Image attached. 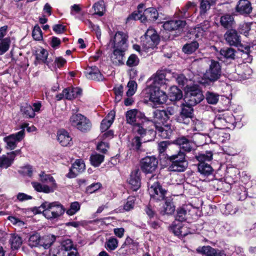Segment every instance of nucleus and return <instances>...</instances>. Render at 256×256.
Listing matches in <instances>:
<instances>
[{"label": "nucleus", "mask_w": 256, "mask_h": 256, "mask_svg": "<svg viewBox=\"0 0 256 256\" xmlns=\"http://www.w3.org/2000/svg\"><path fill=\"white\" fill-rule=\"evenodd\" d=\"M195 4L194 2H188L186 6L184 7L180 10V14L179 16L180 17L182 18H186L187 17H188L190 16L189 13L188 12V9L194 6Z\"/></svg>", "instance_id": "nucleus-57"}, {"label": "nucleus", "mask_w": 256, "mask_h": 256, "mask_svg": "<svg viewBox=\"0 0 256 256\" xmlns=\"http://www.w3.org/2000/svg\"><path fill=\"white\" fill-rule=\"evenodd\" d=\"M213 154L210 151H207L205 152L198 154L196 156L198 161L200 162H204L210 161L212 158Z\"/></svg>", "instance_id": "nucleus-47"}, {"label": "nucleus", "mask_w": 256, "mask_h": 256, "mask_svg": "<svg viewBox=\"0 0 256 256\" xmlns=\"http://www.w3.org/2000/svg\"><path fill=\"white\" fill-rule=\"evenodd\" d=\"M39 208L42 209L43 215L47 219L54 220L58 219L65 212V209L58 202H43Z\"/></svg>", "instance_id": "nucleus-2"}, {"label": "nucleus", "mask_w": 256, "mask_h": 256, "mask_svg": "<svg viewBox=\"0 0 256 256\" xmlns=\"http://www.w3.org/2000/svg\"><path fill=\"white\" fill-rule=\"evenodd\" d=\"M158 160L154 156H146L140 161L142 170L145 173L150 174L156 170Z\"/></svg>", "instance_id": "nucleus-13"}, {"label": "nucleus", "mask_w": 256, "mask_h": 256, "mask_svg": "<svg viewBox=\"0 0 256 256\" xmlns=\"http://www.w3.org/2000/svg\"><path fill=\"white\" fill-rule=\"evenodd\" d=\"M18 172L24 176L30 177L32 174L33 170L31 166H26L22 168Z\"/></svg>", "instance_id": "nucleus-62"}, {"label": "nucleus", "mask_w": 256, "mask_h": 256, "mask_svg": "<svg viewBox=\"0 0 256 256\" xmlns=\"http://www.w3.org/2000/svg\"><path fill=\"white\" fill-rule=\"evenodd\" d=\"M175 143L179 146L181 149L187 152H190L194 145L192 141L188 140L184 136L178 138L175 140Z\"/></svg>", "instance_id": "nucleus-24"}, {"label": "nucleus", "mask_w": 256, "mask_h": 256, "mask_svg": "<svg viewBox=\"0 0 256 256\" xmlns=\"http://www.w3.org/2000/svg\"><path fill=\"white\" fill-rule=\"evenodd\" d=\"M94 14L99 16L104 15L105 12L104 2L102 0L96 2L93 6Z\"/></svg>", "instance_id": "nucleus-44"}, {"label": "nucleus", "mask_w": 256, "mask_h": 256, "mask_svg": "<svg viewBox=\"0 0 256 256\" xmlns=\"http://www.w3.org/2000/svg\"><path fill=\"white\" fill-rule=\"evenodd\" d=\"M225 38L227 42L230 46H241L240 36L234 30H228L225 34Z\"/></svg>", "instance_id": "nucleus-18"}, {"label": "nucleus", "mask_w": 256, "mask_h": 256, "mask_svg": "<svg viewBox=\"0 0 256 256\" xmlns=\"http://www.w3.org/2000/svg\"><path fill=\"white\" fill-rule=\"evenodd\" d=\"M48 52L44 49H41L36 52V62L47 64Z\"/></svg>", "instance_id": "nucleus-39"}, {"label": "nucleus", "mask_w": 256, "mask_h": 256, "mask_svg": "<svg viewBox=\"0 0 256 256\" xmlns=\"http://www.w3.org/2000/svg\"><path fill=\"white\" fill-rule=\"evenodd\" d=\"M149 121L150 120L147 118V120H143L141 121V122H138L137 124L133 126V130L134 132H137L142 138H145L144 140V142L152 140L156 134V132L152 129L144 128L146 126L144 123Z\"/></svg>", "instance_id": "nucleus-8"}, {"label": "nucleus", "mask_w": 256, "mask_h": 256, "mask_svg": "<svg viewBox=\"0 0 256 256\" xmlns=\"http://www.w3.org/2000/svg\"><path fill=\"white\" fill-rule=\"evenodd\" d=\"M136 198L134 196H130L128 198L126 202L124 204V208L126 211L132 209L134 206Z\"/></svg>", "instance_id": "nucleus-60"}, {"label": "nucleus", "mask_w": 256, "mask_h": 256, "mask_svg": "<svg viewBox=\"0 0 256 256\" xmlns=\"http://www.w3.org/2000/svg\"><path fill=\"white\" fill-rule=\"evenodd\" d=\"M193 109L192 106L190 105L184 106L182 109L180 116L178 118V120L180 122L184 124H188L190 118L192 116Z\"/></svg>", "instance_id": "nucleus-19"}, {"label": "nucleus", "mask_w": 256, "mask_h": 256, "mask_svg": "<svg viewBox=\"0 0 256 256\" xmlns=\"http://www.w3.org/2000/svg\"><path fill=\"white\" fill-rule=\"evenodd\" d=\"M10 44V40L8 38L3 39L0 42V55L4 54L8 50Z\"/></svg>", "instance_id": "nucleus-51"}, {"label": "nucleus", "mask_w": 256, "mask_h": 256, "mask_svg": "<svg viewBox=\"0 0 256 256\" xmlns=\"http://www.w3.org/2000/svg\"><path fill=\"white\" fill-rule=\"evenodd\" d=\"M167 120V114L165 110H156L154 112L153 119L150 121L154 127H156V125H164Z\"/></svg>", "instance_id": "nucleus-17"}, {"label": "nucleus", "mask_w": 256, "mask_h": 256, "mask_svg": "<svg viewBox=\"0 0 256 256\" xmlns=\"http://www.w3.org/2000/svg\"><path fill=\"white\" fill-rule=\"evenodd\" d=\"M221 76V66L218 62L214 60H210V68L204 74L206 80H217Z\"/></svg>", "instance_id": "nucleus-14"}, {"label": "nucleus", "mask_w": 256, "mask_h": 256, "mask_svg": "<svg viewBox=\"0 0 256 256\" xmlns=\"http://www.w3.org/2000/svg\"><path fill=\"white\" fill-rule=\"evenodd\" d=\"M10 242L11 244L12 248L16 249L22 244V240L20 236L14 234L11 236Z\"/></svg>", "instance_id": "nucleus-55"}, {"label": "nucleus", "mask_w": 256, "mask_h": 256, "mask_svg": "<svg viewBox=\"0 0 256 256\" xmlns=\"http://www.w3.org/2000/svg\"><path fill=\"white\" fill-rule=\"evenodd\" d=\"M69 122L72 126L82 132H87L92 128L90 120L79 113L72 114L70 118Z\"/></svg>", "instance_id": "nucleus-5"}, {"label": "nucleus", "mask_w": 256, "mask_h": 256, "mask_svg": "<svg viewBox=\"0 0 256 256\" xmlns=\"http://www.w3.org/2000/svg\"><path fill=\"white\" fill-rule=\"evenodd\" d=\"M175 210V208L173 203L170 198L165 199V204L163 206V210L162 212L163 214H173Z\"/></svg>", "instance_id": "nucleus-37"}, {"label": "nucleus", "mask_w": 256, "mask_h": 256, "mask_svg": "<svg viewBox=\"0 0 256 256\" xmlns=\"http://www.w3.org/2000/svg\"><path fill=\"white\" fill-rule=\"evenodd\" d=\"M148 185L149 193L152 198L158 200L164 198L166 191L162 188L156 180L152 178L148 182Z\"/></svg>", "instance_id": "nucleus-7"}, {"label": "nucleus", "mask_w": 256, "mask_h": 256, "mask_svg": "<svg viewBox=\"0 0 256 256\" xmlns=\"http://www.w3.org/2000/svg\"><path fill=\"white\" fill-rule=\"evenodd\" d=\"M210 24L207 21L204 22L203 24L198 25L194 28L196 36L197 38L202 36L204 32L206 31L210 27Z\"/></svg>", "instance_id": "nucleus-45"}, {"label": "nucleus", "mask_w": 256, "mask_h": 256, "mask_svg": "<svg viewBox=\"0 0 256 256\" xmlns=\"http://www.w3.org/2000/svg\"><path fill=\"white\" fill-rule=\"evenodd\" d=\"M21 152L20 150L13 151L8 154V156H2L0 157V168H7L11 166L16 155L20 154Z\"/></svg>", "instance_id": "nucleus-16"}, {"label": "nucleus", "mask_w": 256, "mask_h": 256, "mask_svg": "<svg viewBox=\"0 0 256 256\" xmlns=\"http://www.w3.org/2000/svg\"><path fill=\"white\" fill-rule=\"evenodd\" d=\"M86 74L87 78L90 80H94L98 79V80H102L103 78L102 74L98 69L96 66L87 68Z\"/></svg>", "instance_id": "nucleus-26"}, {"label": "nucleus", "mask_w": 256, "mask_h": 256, "mask_svg": "<svg viewBox=\"0 0 256 256\" xmlns=\"http://www.w3.org/2000/svg\"><path fill=\"white\" fill-rule=\"evenodd\" d=\"M144 5L138 6V10L133 12L127 18L128 20H140L142 22L146 21H155L158 18V14L157 10L154 8H149L142 12V9Z\"/></svg>", "instance_id": "nucleus-4"}, {"label": "nucleus", "mask_w": 256, "mask_h": 256, "mask_svg": "<svg viewBox=\"0 0 256 256\" xmlns=\"http://www.w3.org/2000/svg\"><path fill=\"white\" fill-rule=\"evenodd\" d=\"M62 245V249L66 252L72 250L74 248L72 241L69 239L64 240Z\"/></svg>", "instance_id": "nucleus-64"}, {"label": "nucleus", "mask_w": 256, "mask_h": 256, "mask_svg": "<svg viewBox=\"0 0 256 256\" xmlns=\"http://www.w3.org/2000/svg\"><path fill=\"white\" fill-rule=\"evenodd\" d=\"M235 124V118L231 114H218L214 120V126L219 129L234 128Z\"/></svg>", "instance_id": "nucleus-6"}, {"label": "nucleus", "mask_w": 256, "mask_h": 256, "mask_svg": "<svg viewBox=\"0 0 256 256\" xmlns=\"http://www.w3.org/2000/svg\"><path fill=\"white\" fill-rule=\"evenodd\" d=\"M126 50L114 48L112 54L111 56V60L114 64H122L124 52Z\"/></svg>", "instance_id": "nucleus-29"}, {"label": "nucleus", "mask_w": 256, "mask_h": 256, "mask_svg": "<svg viewBox=\"0 0 256 256\" xmlns=\"http://www.w3.org/2000/svg\"><path fill=\"white\" fill-rule=\"evenodd\" d=\"M140 172L138 170L132 172L128 179V182L130 185V188L134 191H136L140 186Z\"/></svg>", "instance_id": "nucleus-21"}, {"label": "nucleus", "mask_w": 256, "mask_h": 256, "mask_svg": "<svg viewBox=\"0 0 256 256\" xmlns=\"http://www.w3.org/2000/svg\"><path fill=\"white\" fill-rule=\"evenodd\" d=\"M188 166V162L183 161L177 162V160L174 161L169 166V170L174 172H184Z\"/></svg>", "instance_id": "nucleus-31"}, {"label": "nucleus", "mask_w": 256, "mask_h": 256, "mask_svg": "<svg viewBox=\"0 0 256 256\" xmlns=\"http://www.w3.org/2000/svg\"><path fill=\"white\" fill-rule=\"evenodd\" d=\"M186 210L184 208H180L177 210V214L176 216V220L180 222H183L186 220Z\"/></svg>", "instance_id": "nucleus-58"}, {"label": "nucleus", "mask_w": 256, "mask_h": 256, "mask_svg": "<svg viewBox=\"0 0 256 256\" xmlns=\"http://www.w3.org/2000/svg\"><path fill=\"white\" fill-rule=\"evenodd\" d=\"M24 136L25 131L24 129H22L16 133L4 137V141L6 143V148L10 150L15 149L18 144L22 140Z\"/></svg>", "instance_id": "nucleus-9"}, {"label": "nucleus", "mask_w": 256, "mask_h": 256, "mask_svg": "<svg viewBox=\"0 0 256 256\" xmlns=\"http://www.w3.org/2000/svg\"><path fill=\"white\" fill-rule=\"evenodd\" d=\"M170 160L172 162L177 160V162L186 161L185 159V154L184 152H179L178 154H174L170 156Z\"/></svg>", "instance_id": "nucleus-61"}, {"label": "nucleus", "mask_w": 256, "mask_h": 256, "mask_svg": "<svg viewBox=\"0 0 256 256\" xmlns=\"http://www.w3.org/2000/svg\"><path fill=\"white\" fill-rule=\"evenodd\" d=\"M235 56L234 50L232 48H223L220 52L218 58L224 60V59H234Z\"/></svg>", "instance_id": "nucleus-30"}, {"label": "nucleus", "mask_w": 256, "mask_h": 256, "mask_svg": "<svg viewBox=\"0 0 256 256\" xmlns=\"http://www.w3.org/2000/svg\"><path fill=\"white\" fill-rule=\"evenodd\" d=\"M118 246V240L116 238L111 237L106 242L105 247L109 250H116Z\"/></svg>", "instance_id": "nucleus-48"}, {"label": "nucleus", "mask_w": 256, "mask_h": 256, "mask_svg": "<svg viewBox=\"0 0 256 256\" xmlns=\"http://www.w3.org/2000/svg\"><path fill=\"white\" fill-rule=\"evenodd\" d=\"M104 156L103 154L96 152L92 154L90 158V161L92 164L96 167L98 166L104 161Z\"/></svg>", "instance_id": "nucleus-42"}, {"label": "nucleus", "mask_w": 256, "mask_h": 256, "mask_svg": "<svg viewBox=\"0 0 256 256\" xmlns=\"http://www.w3.org/2000/svg\"><path fill=\"white\" fill-rule=\"evenodd\" d=\"M186 24L184 20H171L165 22L162 26L164 30L171 31L182 28Z\"/></svg>", "instance_id": "nucleus-23"}, {"label": "nucleus", "mask_w": 256, "mask_h": 256, "mask_svg": "<svg viewBox=\"0 0 256 256\" xmlns=\"http://www.w3.org/2000/svg\"><path fill=\"white\" fill-rule=\"evenodd\" d=\"M32 36L33 38L36 40H42V32L39 26H36L34 27L32 32Z\"/></svg>", "instance_id": "nucleus-59"}, {"label": "nucleus", "mask_w": 256, "mask_h": 256, "mask_svg": "<svg viewBox=\"0 0 256 256\" xmlns=\"http://www.w3.org/2000/svg\"><path fill=\"white\" fill-rule=\"evenodd\" d=\"M127 38L128 36L125 33L118 32L114 36H111L109 44L114 48L126 50L128 46Z\"/></svg>", "instance_id": "nucleus-11"}, {"label": "nucleus", "mask_w": 256, "mask_h": 256, "mask_svg": "<svg viewBox=\"0 0 256 256\" xmlns=\"http://www.w3.org/2000/svg\"><path fill=\"white\" fill-rule=\"evenodd\" d=\"M210 4L208 0H202L200 3V16H204L206 14L207 11L210 10Z\"/></svg>", "instance_id": "nucleus-53"}, {"label": "nucleus", "mask_w": 256, "mask_h": 256, "mask_svg": "<svg viewBox=\"0 0 256 256\" xmlns=\"http://www.w3.org/2000/svg\"><path fill=\"white\" fill-rule=\"evenodd\" d=\"M240 14H249L252 10L251 3L248 0H240L236 8Z\"/></svg>", "instance_id": "nucleus-25"}, {"label": "nucleus", "mask_w": 256, "mask_h": 256, "mask_svg": "<svg viewBox=\"0 0 256 256\" xmlns=\"http://www.w3.org/2000/svg\"><path fill=\"white\" fill-rule=\"evenodd\" d=\"M198 252L204 254L207 256H213L216 250L210 246L199 247L196 249Z\"/></svg>", "instance_id": "nucleus-49"}, {"label": "nucleus", "mask_w": 256, "mask_h": 256, "mask_svg": "<svg viewBox=\"0 0 256 256\" xmlns=\"http://www.w3.org/2000/svg\"><path fill=\"white\" fill-rule=\"evenodd\" d=\"M220 22L222 26L226 28H232L234 24V18L230 14H225L222 16Z\"/></svg>", "instance_id": "nucleus-36"}, {"label": "nucleus", "mask_w": 256, "mask_h": 256, "mask_svg": "<svg viewBox=\"0 0 256 256\" xmlns=\"http://www.w3.org/2000/svg\"><path fill=\"white\" fill-rule=\"evenodd\" d=\"M20 110L26 118H32L34 117L36 115V114H34L32 106L28 104L22 106L20 108Z\"/></svg>", "instance_id": "nucleus-40"}, {"label": "nucleus", "mask_w": 256, "mask_h": 256, "mask_svg": "<svg viewBox=\"0 0 256 256\" xmlns=\"http://www.w3.org/2000/svg\"><path fill=\"white\" fill-rule=\"evenodd\" d=\"M171 76L176 80H184L186 79L182 74L171 73L170 70L164 69L158 70L150 77L149 80H168V78H171Z\"/></svg>", "instance_id": "nucleus-12"}, {"label": "nucleus", "mask_w": 256, "mask_h": 256, "mask_svg": "<svg viewBox=\"0 0 256 256\" xmlns=\"http://www.w3.org/2000/svg\"><path fill=\"white\" fill-rule=\"evenodd\" d=\"M142 40L146 49L152 48L158 43V36L154 29L148 28Z\"/></svg>", "instance_id": "nucleus-10"}, {"label": "nucleus", "mask_w": 256, "mask_h": 256, "mask_svg": "<svg viewBox=\"0 0 256 256\" xmlns=\"http://www.w3.org/2000/svg\"><path fill=\"white\" fill-rule=\"evenodd\" d=\"M42 238L38 233H34L30 235L28 244L30 247L41 246Z\"/></svg>", "instance_id": "nucleus-34"}, {"label": "nucleus", "mask_w": 256, "mask_h": 256, "mask_svg": "<svg viewBox=\"0 0 256 256\" xmlns=\"http://www.w3.org/2000/svg\"><path fill=\"white\" fill-rule=\"evenodd\" d=\"M127 88H128L126 92V96H131L136 92L138 88V84L136 81H128Z\"/></svg>", "instance_id": "nucleus-50"}, {"label": "nucleus", "mask_w": 256, "mask_h": 256, "mask_svg": "<svg viewBox=\"0 0 256 256\" xmlns=\"http://www.w3.org/2000/svg\"><path fill=\"white\" fill-rule=\"evenodd\" d=\"M156 132L163 138H168L172 134V130L166 124L156 125Z\"/></svg>", "instance_id": "nucleus-27"}, {"label": "nucleus", "mask_w": 256, "mask_h": 256, "mask_svg": "<svg viewBox=\"0 0 256 256\" xmlns=\"http://www.w3.org/2000/svg\"><path fill=\"white\" fill-rule=\"evenodd\" d=\"M198 172L204 176H208L212 172V166L205 162H200L198 166Z\"/></svg>", "instance_id": "nucleus-38"}, {"label": "nucleus", "mask_w": 256, "mask_h": 256, "mask_svg": "<svg viewBox=\"0 0 256 256\" xmlns=\"http://www.w3.org/2000/svg\"><path fill=\"white\" fill-rule=\"evenodd\" d=\"M219 94L212 92H207L206 94V100L207 102L212 104H216L219 100Z\"/></svg>", "instance_id": "nucleus-52"}, {"label": "nucleus", "mask_w": 256, "mask_h": 256, "mask_svg": "<svg viewBox=\"0 0 256 256\" xmlns=\"http://www.w3.org/2000/svg\"><path fill=\"white\" fill-rule=\"evenodd\" d=\"M126 118L128 123L134 126L138 122H140L139 120H147V118L144 114L137 110L134 109L128 110L126 113Z\"/></svg>", "instance_id": "nucleus-15"}, {"label": "nucleus", "mask_w": 256, "mask_h": 256, "mask_svg": "<svg viewBox=\"0 0 256 256\" xmlns=\"http://www.w3.org/2000/svg\"><path fill=\"white\" fill-rule=\"evenodd\" d=\"M142 140L138 136H135L132 139L131 142V148L136 152H141Z\"/></svg>", "instance_id": "nucleus-54"}, {"label": "nucleus", "mask_w": 256, "mask_h": 256, "mask_svg": "<svg viewBox=\"0 0 256 256\" xmlns=\"http://www.w3.org/2000/svg\"><path fill=\"white\" fill-rule=\"evenodd\" d=\"M139 59L136 54H131L126 62L128 66H134L138 64Z\"/></svg>", "instance_id": "nucleus-63"}, {"label": "nucleus", "mask_w": 256, "mask_h": 256, "mask_svg": "<svg viewBox=\"0 0 256 256\" xmlns=\"http://www.w3.org/2000/svg\"><path fill=\"white\" fill-rule=\"evenodd\" d=\"M115 118V112L114 111H110L104 118L100 124V129L102 132L107 130L112 124Z\"/></svg>", "instance_id": "nucleus-28"}, {"label": "nucleus", "mask_w": 256, "mask_h": 256, "mask_svg": "<svg viewBox=\"0 0 256 256\" xmlns=\"http://www.w3.org/2000/svg\"><path fill=\"white\" fill-rule=\"evenodd\" d=\"M142 94L145 98L154 104H164L168 98L166 92L160 90L159 81H153L143 90Z\"/></svg>", "instance_id": "nucleus-1"}, {"label": "nucleus", "mask_w": 256, "mask_h": 256, "mask_svg": "<svg viewBox=\"0 0 256 256\" xmlns=\"http://www.w3.org/2000/svg\"><path fill=\"white\" fill-rule=\"evenodd\" d=\"M57 139L64 146H70L72 144V138L69 133L64 130H60L57 132Z\"/></svg>", "instance_id": "nucleus-22"}, {"label": "nucleus", "mask_w": 256, "mask_h": 256, "mask_svg": "<svg viewBox=\"0 0 256 256\" xmlns=\"http://www.w3.org/2000/svg\"><path fill=\"white\" fill-rule=\"evenodd\" d=\"M64 92L66 93V99L72 100L79 96L82 93V90L78 88H69L64 89Z\"/></svg>", "instance_id": "nucleus-32"}, {"label": "nucleus", "mask_w": 256, "mask_h": 256, "mask_svg": "<svg viewBox=\"0 0 256 256\" xmlns=\"http://www.w3.org/2000/svg\"><path fill=\"white\" fill-rule=\"evenodd\" d=\"M40 180L48 184H42L38 182H32V184L36 190L46 194L52 192L57 188L54 178L50 175L42 172L40 174Z\"/></svg>", "instance_id": "nucleus-3"}, {"label": "nucleus", "mask_w": 256, "mask_h": 256, "mask_svg": "<svg viewBox=\"0 0 256 256\" xmlns=\"http://www.w3.org/2000/svg\"><path fill=\"white\" fill-rule=\"evenodd\" d=\"M80 206L78 202H74L70 204V208L66 212L68 215L72 216L80 210Z\"/></svg>", "instance_id": "nucleus-56"}, {"label": "nucleus", "mask_w": 256, "mask_h": 256, "mask_svg": "<svg viewBox=\"0 0 256 256\" xmlns=\"http://www.w3.org/2000/svg\"><path fill=\"white\" fill-rule=\"evenodd\" d=\"M191 88H192V90H190V92H192V94L194 95L195 102L196 104L200 102L204 99V96L202 92L196 85L191 86Z\"/></svg>", "instance_id": "nucleus-41"}, {"label": "nucleus", "mask_w": 256, "mask_h": 256, "mask_svg": "<svg viewBox=\"0 0 256 256\" xmlns=\"http://www.w3.org/2000/svg\"><path fill=\"white\" fill-rule=\"evenodd\" d=\"M199 44L196 42H192L185 44L183 48V52L188 54H190L195 52L198 48Z\"/></svg>", "instance_id": "nucleus-46"}, {"label": "nucleus", "mask_w": 256, "mask_h": 256, "mask_svg": "<svg viewBox=\"0 0 256 256\" xmlns=\"http://www.w3.org/2000/svg\"><path fill=\"white\" fill-rule=\"evenodd\" d=\"M184 90L186 92V96L184 98L185 102L188 104V105H190V106H194L196 104V102H195V100L194 98V95L192 94L190 92V90H192V88H191L190 85L186 86L184 88Z\"/></svg>", "instance_id": "nucleus-33"}, {"label": "nucleus", "mask_w": 256, "mask_h": 256, "mask_svg": "<svg viewBox=\"0 0 256 256\" xmlns=\"http://www.w3.org/2000/svg\"><path fill=\"white\" fill-rule=\"evenodd\" d=\"M84 170L85 164L84 162L80 160H77L72 164L70 172L67 174V176L70 178H74L80 173L84 172Z\"/></svg>", "instance_id": "nucleus-20"}, {"label": "nucleus", "mask_w": 256, "mask_h": 256, "mask_svg": "<svg viewBox=\"0 0 256 256\" xmlns=\"http://www.w3.org/2000/svg\"><path fill=\"white\" fill-rule=\"evenodd\" d=\"M169 96L171 100H178L182 98V92L176 86H172L170 89Z\"/></svg>", "instance_id": "nucleus-35"}, {"label": "nucleus", "mask_w": 256, "mask_h": 256, "mask_svg": "<svg viewBox=\"0 0 256 256\" xmlns=\"http://www.w3.org/2000/svg\"><path fill=\"white\" fill-rule=\"evenodd\" d=\"M56 238L52 235L46 236L42 238L41 246L44 249L48 248L55 241Z\"/></svg>", "instance_id": "nucleus-43"}]
</instances>
